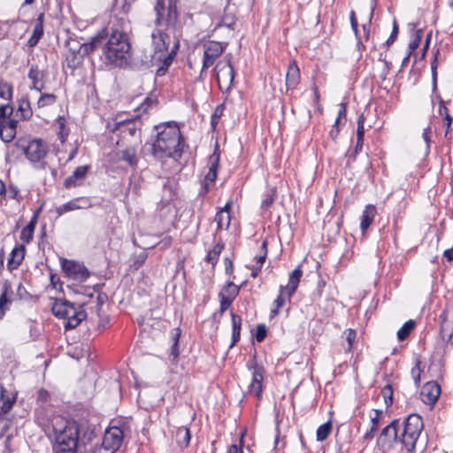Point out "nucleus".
Returning <instances> with one entry per match:
<instances>
[{
  "label": "nucleus",
  "instance_id": "nucleus-57",
  "mask_svg": "<svg viewBox=\"0 0 453 453\" xmlns=\"http://www.w3.org/2000/svg\"><path fill=\"white\" fill-rule=\"evenodd\" d=\"M221 26H225L230 29L234 28L235 19L234 17L226 14L221 20Z\"/></svg>",
  "mask_w": 453,
  "mask_h": 453
},
{
  "label": "nucleus",
  "instance_id": "nucleus-48",
  "mask_svg": "<svg viewBox=\"0 0 453 453\" xmlns=\"http://www.w3.org/2000/svg\"><path fill=\"white\" fill-rule=\"evenodd\" d=\"M53 453H77V447H70L65 444H53Z\"/></svg>",
  "mask_w": 453,
  "mask_h": 453
},
{
  "label": "nucleus",
  "instance_id": "nucleus-46",
  "mask_svg": "<svg viewBox=\"0 0 453 453\" xmlns=\"http://www.w3.org/2000/svg\"><path fill=\"white\" fill-rule=\"evenodd\" d=\"M219 164V153L218 152V147H216L215 151L209 157V170H214V172H218Z\"/></svg>",
  "mask_w": 453,
  "mask_h": 453
},
{
  "label": "nucleus",
  "instance_id": "nucleus-23",
  "mask_svg": "<svg viewBox=\"0 0 453 453\" xmlns=\"http://www.w3.org/2000/svg\"><path fill=\"white\" fill-rule=\"evenodd\" d=\"M376 213V207L373 204H368L365 206V210L363 211L360 222V228L363 233H365L372 224Z\"/></svg>",
  "mask_w": 453,
  "mask_h": 453
},
{
  "label": "nucleus",
  "instance_id": "nucleus-20",
  "mask_svg": "<svg viewBox=\"0 0 453 453\" xmlns=\"http://www.w3.org/2000/svg\"><path fill=\"white\" fill-rule=\"evenodd\" d=\"M303 276V271L300 267H296L288 277V283L287 286H283V288L287 290L288 300L290 301L292 296L296 291L300 280Z\"/></svg>",
  "mask_w": 453,
  "mask_h": 453
},
{
  "label": "nucleus",
  "instance_id": "nucleus-29",
  "mask_svg": "<svg viewBox=\"0 0 453 453\" xmlns=\"http://www.w3.org/2000/svg\"><path fill=\"white\" fill-rule=\"evenodd\" d=\"M232 320V343L230 347H233L239 340L242 328V318L239 315L231 312Z\"/></svg>",
  "mask_w": 453,
  "mask_h": 453
},
{
  "label": "nucleus",
  "instance_id": "nucleus-35",
  "mask_svg": "<svg viewBox=\"0 0 453 453\" xmlns=\"http://www.w3.org/2000/svg\"><path fill=\"white\" fill-rule=\"evenodd\" d=\"M78 202H79V199H73V200H71V201L67 202L66 203H64V204L57 207L56 208L57 214L58 216H61L64 213H66L68 211L81 209L82 206H81L78 203Z\"/></svg>",
  "mask_w": 453,
  "mask_h": 453
},
{
  "label": "nucleus",
  "instance_id": "nucleus-33",
  "mask_svg": "<svg viewBox=\"0 0 453 453\" xmlns=\"http://www.w3.org/2000/svg\"><path fill=\"white\" fill-rule=\"evenodd\" d=\"M287 299H288L287 290H285L283 288V286H280V294L274 301L275 308L271 311L270 316L272 318H273L279 314L280 309L284 306Z\"/></svg>",
  "mask_w": 453,
  "mask_h": 453
},
{
  "label": "nucleus",
  "instance_id": "nucleus-26",
  "mask_svg": "<svg viewBox=\"0 0 453 453\" xmlns=\"http://www.w3.org/2000/svg\"><path fill=\"white\" fill-rule=\"evenodd\" d=\"M44 77L43 73L38 68L37 65H32L29 72L28 78L32 81V88L41 92L44 87L42 84L39 86V81Z\"/></svg>",
  "mask_w": 453,
  "mask_h": 453
},
{
  "label": "nucleus",
  "instance_id": "nucleus-40",
  "mask_svg": "<svg viewBox=\"0 0 453 453\" xmlns=\"http://www.w3.org/2000/svg\"><path fill=\"white\" fill-rule=\"evenodd\" d=\"M57 96L54 94H42L37 101V105L39 108H43L46 106L52 105L56 103Z\"/></svg>",
  "mask_w": 453,
  "mask_h": 453
},
{
  "label": "nucleus",
  "instance_id": "nucleus-50",
  "mask_svg": "<svg viewBox=\"0 0 453 453\" xmlns=\"http://www.w3.org/2000/svg\"><path fill=\"white\" fill-rule=\"evenodd\" d=\"M67 66L71 69H75L81 62V57L77 56L74 52H72L70 56L66 57Z\"/></svg>",
  "mask_w": 453,
  "mask_h": 453
},
{
  "label": "nucleus",
  "instance_id": "nucleus-7",
  "mask_svg": "<svg viewBox=\"0 0 453 453\" xmlns=\"http://www.w3.org/2000/svg\"><path fill=\"white\" fill-rule=\"evenodd\" d=\"M55 435L54 444H65V447H78L80 438V426L74 420L59 418V424L53 425Z\"/></svg>",
  "mask_w": 453,
  "mask_h": 453
},
{
  "label": "nucleus",
  "instance_id": "nucleus-19",
  "mask_svg": "<svg viewBox=\"0 0 453 453\" xmlns=\"http://www.w3.org/2000/svg\"><path fill=\"white\" fill-rule=\"evenodd\" d=\"M300 82V70L295 60L288 65L286 74V87L288 89H294Z\"/></svg>",
  "mask_w": 453,
  "mask_h": 453
},
{
  "label": "nucleus",
  "instance_id": "nucleus-53",
  "mask_svg": "<svg viewBox=\"0 0 453 453\" xmlns=\"http://www.w3.org/2000/svg\"><path fill=\"white\" fill-rule=\"evenodd\" d=\"M266 326L264 324L257 325L255 335L257 342H262L266 336Z\"/></svg>",
  "mask_w": 453,
  "mask_h": 453
},
{
  "label": "nucleus",
  "instance_id": "nucleus-51",
  "mask_svg": "<svg viewBox=\"0 0 453 453\" xmlns=\"http://www.w3.org/2000/svg\"><path fill=\"white\" fill-rule=\"evenodd\" d=\"M108 300V296L104 293H98L96 296V312L98 317H100V311L104 303Z\"/></svg>",
  "mask_w": 453,
  "mask_h": 453
},
{
  "label": "nucleus",
  "instance_id": "nucleus-61",
  "mask_svg": "<svg viewBox=\"0 0 453 453\" xmlns=\"http://www.w3.org/2000/svg\"><path fill=\"white\" fill-rule=\"evenodd\" d=\"M219 296L220 299L219 312L223 313L230 307L233 301L228 298L224 297L223 295H219Z\"/></svg>",
  "mask_w": 453,
  "mask_h": 453
},
{
  "label": "nucleus",
  "instance_id": "nucleus-39",
  "mask_svg": "<svg viewBox=\"0 0 453 453\" xmlns=\"http://www.w3.org/2000/svg\"><path fill=\"white\" fill-rule=\"evenodd\" d=\"M43 35V25H35L33 34L27 43L29 47H35Z\"/></svg>",
  "mask_w": 453,
  "mask_h": 453
},
{
  "label": "nucleus",
  "instance_id": "nucleus-25",
  "mask_svg": "<svg viewBox=\"0 0 453 453\" xmlns=\"http://www.w3.org/2000/svg\"><path fill=\"white\" fill-rule=\"evenodd\" d=\"M119 159L127 163V165L135 169L138 165V157L136 155V150L133 147L127 148L119 152Z\"/></svg>",
  "mask_w": 453,
  "mask_h": 453
},
{
  "label": "nucleus",
  "instance_id": "nucleus-34",
  "mask_svg": "<svg viewBox=\"0 0 453 453\" xmlns=\"http://www.w3.org/2000/svg\"><path fill=\"white\" fill-rule=\"evenodd\" d=\"M240 287L234 284L232 281H228L226 285L220 291L219 295H223L224 297L228 298L232 301L238 296Z\"/></svg>",
  "mask_w": 453,
  "mask_h": 453
},
{
  "label": "nucleus",
  "instance_id": "nucleus-27",
  "mask_svg": "<svg viewBox=\"0 0 453 453\" xmlns=\"http://www.w3.org/2000/svg\"><path fill=\"white\" fill-rule=\"evenodd\" d=\"M24 256L25 248L23 246L15 248L12 251L11 257L8 260V269L11 271L16 269L21 264L22 260L24 259Z\"/></svg>",
  "mask_w": 453,
  "mask_h": 453
},
{
  "label": "nucleus",
  "instance_id": "nucleus-44",
  "mask_svg": "<svg viewBox=\"0 0 453 453\" xmlns=\"http://www.w3.org/2000/svg\"><path fill=\"white\" fill-rule=\"evenodd\" d=\"M224 109H225V105L223 104H219L215 108L214 112L211 115V125L213 129H215L216 126L218 125L219 119L223 115Z\"/></svg>",
  "mask_w": 453,
  "mask_h": 453
},
{
  "label": "nucleus",
  "instance_id": "nucleus-30",
  "mask_svg": "<svg viewBox=\"0 0 453 453\" xmlns=\"http://www.w3.org/2000/svg\"><path fill=\"white\" fill-rule=\"evenodd\" d=\"M224 242H218L211 250H210L205 257V261L211 265H215L219 260V255L224 249Z\"/></svg>",
  "mask_w": 453,
  "mask_h": 453
},
{
  "label": "nucleus",
  "instance_id": "nucleus-54",
  "mask_svg": "<svg viewBox=\"0 0 453 453\" xmlns=\"http://www.w3.org/2000/svg\"><path fill=\"white\" fill-rule=\"evenodd\" d=\"M365 137V117L361 114L357 119V138Z\"/></svg>",
  "mask_w": 453,
  "mask_h": 453
},
{
  "label": "nucleus",
  "instance_id": "nucleus-62",
  "mask_svg": "<svg viewBox=\"0 0 453 453\" xmlns=\"http://www.w3.org/2000/svg\"><path fill=\"white\" fill-rule=\"evenodd\" d=\"M16 296L20 300L27 299V297L30 296L29 293L27 291L26 288L22 285V283L19 284L16 291Z\"/></svg>",
  "mask_w": 453,
  "mask_h": 453
},
{
  "label": "nucleus",
  "instance_id": "nucleus-63",
  "mask_svg": "<svg viewBox=\"0 0 453 453\" xmlns=\"http://www.w3.org/2000/svg\"><path fill=\"white\" fill-rule=\"evenodd\" d=\"M7 192L9 194V197L12 199H16L18 202H20L21 196H19V189L15 186H9Z\"/></svg>",
  "mask_w": 453,
  "mask_h": 453
},
{
  "label": "nucleus",
  "instance_id": "nucleus-2",
  "mask_svg": "<svg viewBox=\"0 0 453 453\" xmlns=\"http://www.w3.org/2000/svg\"><path fill=\"white\" fill-rule=\"evenodd\" d=\"M158 130L152 143V155L158 160L166 157L178 160L181 157L185 144L180 130L176 122L162 123L156 127Z\"/></svg>",
  "mask_w": 453,
  "mask_h": 453
},
{
  "label": "nucleus",
  "instance_id": "nucleus-58",
  "mask_svg": "<svg viewBox=\"0 0 453 453\" xmlns=\"http://www.w3.org/2000/svg\"><path fill=\"white\" fill-rule=\"evenodd\" d=\"M397 35H398V25H397L396 20H394L391 35H389L388 39L386 42L388 46H390L391 44L394 43V42L396 40Z\"/></svg>",
  "mask_w": 453,
  "mask_h": 453
},
{
  "label": "nucleus",
  "instance_id": "nucleus-10",
  "mask_svg": "<svg viewBox=\"0 0 453 453\" xmlns=\"http://www.w3.org/2000/svg\"><path fill=\"white\" fill-rule=\"evenodd\" d=\"M400 419L392 420L380 432L377 441L379 448L384 451L393 449L394 443L400 444Z\"/></svg>",
  "mask_w": 453,
  "mask_h": 453
},
{
  "label": "nucleus",
  "instance_id": "nucleus-31",
  "mask_svg": "<svg viewBox=\"0 0 453 453\" xmlns=\"http://www.w3.org/2000/svg\"><path fill=\"white\" fill-rule=\"evenodd\" d=\"M388 376L389 375L387 373L384 375V380H386L388 381V383L381 389V394L383 395L384 402H385L387 408L391 407L394 403L393 388H392V384L390 383V381L388 380Z\"/></svg>",
  "mask_w": 453,
  "mask_h": 453
},
{
  "label": "nucleus",
  "instance_id": "nucleus-59",
  "mask_svg": "<svg viewBox=\"0 0 453 453\" xmlns=\"http://www.w3.org/2000/svg\"><path fill=\"white\" fill-rule=\"evenodd\" d=\"M422 34V30L417 31L415 38L409 44L410 50L413 51L418 47L421 41Z\"/></svg>",
  "mask_w": 453,
  "mask_h": 453
},
{
  "label": "nucleus",
  "instance_id": "nucleus-18",
  "mask_svg": "<svg viewBox=\"0 0 453 453\" xmlns=\"http://www.w3.org/2000/svg\"><path fill=\"white\" fill-rule=\"evenodd\" d=\"M0 416L7 415L17 401V393L9 395L3 385L0 386Z\"/></svg>",
  "mask_w": 453,
  "mask_h": 453
},
{
  "label": "nucleus",
  "instance_id": "nucleus-55",
  "mask_svg": "<svg viewBox=\"0 0 453 453\" xmlns=\"http://www.w3.org/2000/svg\"><path fill=\"white\" fill-rule=\"evenodd\" d=\"M346 341L348 342L347 349L350 350L356 339L357 333L353 329H348L346 332Z\"/></svg>",
  "mask_w": 453,
  "mask_h": 453
},
{
  "label": "nucleus",
  "instance_id": "nucleus-5",
  "mask_svg": "<svg viewBox=\"0 0 453 453\" xmlns=\"http://www.w3.org/2000/svg\"><path fill=\"white\" fill-rule=\"evenodd\" d=\"M51 311L57 318L67 319L65 329L77 327L87 317L81 304L76 307L74 303L65 299H57L51 307Z\"/></svg>",
  "mask_w": 453,
  "mask_h": 453
},
{
  "label": "nucleus",
  "instance_id": "nucleus-45",
  "mask_svg": "<svg viewBox=\"0 0 453 453\" xmlns=\"http://www.w3.org/2000/svg\"><path fill=\"white\" fill-rule=\"evenodd\" d=\"M13 113V107L7 102L6 104H0V119H6L12 118Z\"/></svg>",
  "mask_w": 453,
  "mask_h": 453
},
{
  "label": "nucleus",
  "instance_id": "nucleus-47",
  "mask_svg": "<svg viewBox=\"0 0 453 453\" xmlns=\"http://www.w3.org/2000/svg\"><path fill=\"white\" fill-rule=\"evenodd\" d=\"M12 419L6 418V415L0 416V437H3L10 429Z\"/></svg>",
  "mask_w": 453,
  "mask_h": 453
},
{
  "label": "nucleus",
  "instance_id": "nucleus-3",
  "mask_svg": "<svg viewBox=\"0 0 453 453\" xmlns=\"http://www.w3.org/2000/svg\"><path fill=\"white\" fill-rule=\"evenodd\" d=\"M150 38L152 48L151 65L157 66L156 71L157 76L165 75L177 55L180 42H174L171 47L170 36L158 28L151 32Z\"/></svg>",
  "mask_w": 453,
  "mask_h": 453
},
{
  "label": "nucleus",
  "instance_id": "nucleus-36",
  "mask_svg": "<svg viewBox=\"0 0 453 453\" xmlns=\"http://www.w3.org/2000/svg\"><path fill=\"white\" fill-rule=\"evenodd\" d=\"M415 326H416V323L412 319H410L407 322H405L397 332L398 340L399 341L405 340L410 335V334L413 331V329L415 328Z\"/></svg>",
  "mask_w": 453,
  "mask_h": 453
},
{
  "label": "nucleus",
  "instance_id": "nucleus-28",
  "mask_svg": "<svg viewBox=\"0 0 453 453\" xmlns=\"http://www.w3.org/2000/svg\"><path fill=\"white\" fill-rule=\"evenodd\" d=\"M181 335V330L180 327H175L171 330L170 332V337L172 341V346L170 349V356L173 357V360H175L179 355V340Z\"/></svg>",
  "mask_w": 453,
  "mask_h": 453
},
{
  "label": "nucleus",
  "instance_id": "nucleus-14",
  "mask_svg": "<svg viewBox=\"0 0 453 453\" xmlns=\"http://www.w3.org/2000/svg\"><path fill=\"white\" fill-rule=\"evenodd\" d=\"M420 395L426 404L434 405L440 397L441 387L436 381H427L422 387Z\"/></svg>",
  "mask_w": 453,
  "mask_h": 453
},
{
  "label": "nucleus",
  "instance_id": "nucleus-37",
  "mask_svg": "<svg viewBox=\"0 0 453 453\" xmlns=\"http://www.w3.org/2000/svg\"><path fill=\"white\" fill-rule=\"evenodd\" d=\"M332 423L327 421L319 426L316 433V438L318 441H323L327 439L332 432Z\"/></svg>",
  "mask_w": 453,
  "mask_h": 453
},
{
  "label": "nucleus",
  "instance_id": "nucleus-43",
  "mask_svg": "<svg viewBox=\"0 0 453 453\" xmlns=\"http://www.w3.org/2000/svg\"><path fill=\"white\" fill-rule=\"evenodd\" d=\"M148 257V254L145 250L140 252L139 254H135L132 257V266L137 270L141 267L146 261Z\"/></svg>",
  "mask_w": 453,
  "mask_h": 453
},
{
  "label": "nucleus",
  "instance_id": "nucleus-22",
  "mask_svg": "<svg viewBox=\"0 0 453 453\" xmlns=\"http://www.w3.org/2000/svg\"><path fill=\"white\" fill-rule=\"evenodd\" d=\"M264 370H254L252 375V381L249 386L250 392H253L257 399L262 397L263 392V380H264Z\"/></svg>",
  "mask_w": 453,
  "mask_h": 453
},
{
  "label": "nucleus",
  "instance_id": "nucleus-11",
  "mask_svg": "<svg viewBox=\"0 0 453 453\" xmlns=\"http://www.w3.org/2000/svg\"><path fill=\"white\" fill-rule=\"evenodd\" d=\"M60 263L61 268L66 276L74 280L84 281L90 275V273L83 264L66 258H61Z\"/></svg>",
  "mask_w": 453,
  "mask_h": 453
},
{
  "label": "nucleus",
  "instance_id": "nucleus-4",
  "mask_svg": "<svg viewBox=\"0 0 453 453\" xmlns=\"http://www.w3.org/2000/svg\"><path fill=\"white\" fill-rule=\"evenodd\" d=\"M424 429L422 417L412 413L400 423V444L406 450V453H415L416 445Z\"/></svg>",
  "mask_w": 453,
  "mask_h": 453
},
{
  "label": "nucleus",
  "instance_id": "nucleus-17",
  "mask_svg": "<svg viewBox=\"0 0 453 453\" xmlns=\"http://www.w3.org/2000/svg\"><path fill=\"white\" fill-rule=\"evenodd\" d=\"M13 291L12 285L8 280H5L2 286L0 295V319L5 315V312L10 310L12 303Z\"/></svg>",
  "mask_w": 453,
  "mask_h": 453
},
{
  "label": "nucleus",
  "instance_id": "nucleus-13",
  "mask_svg": "<svg viewBox=\"0 0 453 453\" xmlns=\"http://www.w3.org/2000/svg\"><path fill=\"white\" fill-rule=\"evenodd\" d=\"M124 433L118 426L107 429L102 443L116 452L122 445Z\"/></svg>",
  "mask_w": 453,
  "mask_h": 453
},
{
  "label": "nucleus",
  "instance_id": "nucleus-41",
  "mask_svg": "<svg viewBox=\"0 0 453 453\" xmlns=\"http://www.w3.org/2000/svg\"><path fill=\"white\" fill-rule=\"evenodd\" d=\"M371 423H372V426H371V428L364 434V440H371L372 439L378 429H379V426H380V418L379 417H373L371 418Z\"/></svg>",
  "mask_w": 453,
  "mask_h": 453
},
{
  "label": "nucleus",
  "instance_id": "nucleus-32",
  "mask_svg": "<svg viewBox=\"0 0 453 453\" xmlns=\"http://www.w3.org/2000/svg\"><path fill=\"white\" fill-rule=\"evenodd\" d=\"M18 112L24 120L29 119L33 115V111L28 98H21L19 102Z\"/></svg>",
  "mask_w": 453,
  "mask_h": 453
},
{
  "label": "nucleus",
  "instance_id": "nucleus-52",
  "mask_svg": "<svg viewBox=\"0 0 453 453\" xmlns=\"http://www.w3.org/2000/svg\"><path fill=\"white\" fill-rule=\"evenodd\" d=\"M244 435H245L244 433H242L241 434L239 445L232 444L231 446H229L227 453H243L242 447H243Z\"/></svg>",
  "mask_w": 453,
  "mask_h": 453
},
{
  "label": "nucleus",
  "instance_id": "nucleus-60",
  "mask_svg": "<svg viewBox=\"0 0 453 453\" xmlns=\"http://www.w3.org/2000/svg\"><path fill=\"white\" fill-rule=\"evenodd\" d=\"M437 58H434V60L431 63V71H432V79H433V88L436 89L437 87Z\"/></svg>",
  "mask_w": 453,
  "mask_h": 453
},
{
  "label": "nucleus",
  "instance_id": "nucleus-16",
  "mask_svg": "<svg viewBox=\"0 0 453 453\" xmlns=\"http://www.w3.org/2000/svg\"><path fill=\"white\" fill-rule=\"evenodd\" d=\"M441 319V337L446 342H449L453 338V309L443 311Z\"/></svg>",
  "mask_w": 453,
  "mask_h": 453
},
{
  "label": "nucleus",
  "instance_id": "nucleus-1",
  "mask_svg": "<svg viewBox=\"0 0 453 453\" xmlns=\"http://www.w3.org/2000/svg\"><path fill=\"white\" fill-rule=\"evenodd\" d=\"M130 22L125 17H115L110 33H99L90 42L81 44L82 55H88L101 49L105 63L116 67H126L131 57V43L128 37Z\"/></svg>",
  "mask_w": 453,
  "mask_h": 453
},
{
  "label": "nucleus",
  "instance_id": "nucleus-49",
  "mask_svg": "<svg viewBox=\"0 0 453 453\" xmlns=\"http://www.w3.org/2000/svg\"><path fill=\"white\" fill-rule=\"evenodd\" d=\"M50 395L49 391L46 390L45 388H40L37 391L36 402L40 405L46 403L50 400Z\"/></svg>",
  "mask_w": 453,
  "mask_h": 453
},
{
  "label": "nucleus",
  "instance_id": "nucleus-6",
  "mask_svg": "<svg viewBox=\"0 0 453 453\" xmlns=\"http://www.w3.org/2000/svg\"><path fill=\"white\" fill-rule=\"evenodd\" d=\"M16 146L21 149L29 162L38 169L46 166L45 157L49 152L48 145L42 139H33L27 144L21 140L16 142Z\"/></svg>",
  "mask_w": 453,
  "mask_h": 453
},
{
  "label": "nucleus",
  "instance_id": "nucleus-56",
  "mask_svg": "<svg viewBox=\"0 0 453 453\" xmlns=\"http://www.w3.org/2000/svg\"><path fill=\"white\" fill-rule=\"evenodd\" d=\"M33 235H34V231L32 230H29L28 228H27L26 226L21 230V233H20V239L26 242V243H29L32 239H33Z\"/></svg>",
  "mask_w": 453,
  "mask_h": 453
},
{
  "label": "nucleus",
  "instance_id": "nucleus-24",
  "mask_svg": "<svg viewBox=\"0 0 453 453\" xmlns=\"http://www.w3.org/2000/svg\"><path fill=\"white\" fill-rule=\"evenodd\" d=\"M115 129L120 131L122 134H128L130 136H134L140 130V127L137 126V122L134 119H128L118 122Z\"/></svg>",
  "mask_w": 453,
  "mask_h": 453
},
{
  "label": "nucleus",
  "instance_id": "nucleus-42",
  "mask_svg": "<svg viewBox=\"0 0 453 453\" xmlns=\"http://www.w3.org/2000/svg\"><path fill=\"white\" fill-rule=\"evenodd\" d=\"M12 97V88L7 82H0V98L7 101H11Z\"/></svg>",
  "mask_w": 453,
  "mask_h": 453
},
{
  "label": "nucleus",
  "instance_id": "nucleus-21",
  "mask_svg": "<svg viewBox=\"0 0 453 453\" xmlns=\"http://www.w3.org/2000/svg\"><path fill=\"white\" fill-rule=\"evenodd\" d=\"M88 170V165L78 166L72 175L67 177L64 181V186L66 188L75 187L81 183V181L86 177Z\"/></svg>",
  "mask_w": 453,
  "mask_h": 453
},
{
  "label": "nucleus",
  "instance_id": "nucleus-9",
  "mask_svg": "<svg viewBox=\"0 0 453 453\" xmlns=\"http://www.w3.org/2000/svg\"><path fill=\"white\" fill-rule=\"evenodd\" d=\"M215 71L219 89L223 93L229 92L234 79V69L231 64V56L226 55L224 60L217 63Z\"/></svg>",
  "mask_w": 453,
  "mask_h": 453
},
{
  "label": "nucleus",
  "instance_id": "nucleus-38",
  "mask_svg": "<svg viewBox=\"0 0 453 453\" xmlns=\"http://www.w3.org/2000/svg\"><path fill=\"white\" fill-rule=\"evenodd\" d=\"M215 221L218 225V230H221L223 228L227 229L231 221L230 214L224 213V211H218L215 216Z\"/></svg>",
  "mask_w": 453,
  "mask_h": 453
},
{
  "label": "nucleus",
  "instance_id": "nucleus-12",
  "mask_svg": "<svg viewBox=\"0 0 453 453\" xmlns=\"http://www.w3.org/2000/svg\"><path fill=\"white\" fill-rule=\"evenodd\" d=\"M203 58L202 71L211 66L216 59L223 53L225 47L219 42L210 41L203 45Z\"/></svg>",
  "mask_w": 453,
  "mask_h": 453
},
{
  "label": "nucleus",
  "instance_id": "nucleus-15",
  "mask_svg": "<svg viewBox=\"0 0 453 453\" xmlns=\"http://www.w3.org/2000/svg\"><path fill=\"white\" fill-rule=\"evenodd\" d=\"M18 123L19 121L12 118L0 119V138L4 142L8 143L14 140Z\"/></svg>",
  "mask_w": 453,
  "mask_h": 453
},
{
  "label": "nucleus",
  "instance_id": "nucleus-8",
  "mask_svg": "<svg viewBox=\"0 0 453 453\" xmlns=\"http://www.w3.org/2000/svg\"><path fill=\"white\" fill-rule=\"evenodd\" d=\"M154 10L157 14L155 24L157 27L173 25L177 21V0H157Z\"/></svg>",
  "mask_w": 453,
  "mask_h": 453
},
{
  "label": "nucleus",
  "instance_id": "nucleus-64",
  "mask_svg": "<svg viewBox=\"0 0 453 453\" xmlns=\"http://www.w3.org/2000/svg\"><path fill=\"white\" fill-rule=\"evenodd\" d=\"M92 453H115V451L102 443L99 447H95Z\"/></svg>",
  "mask_w": 453,
  "mask_h": 453
}]
</instances>
